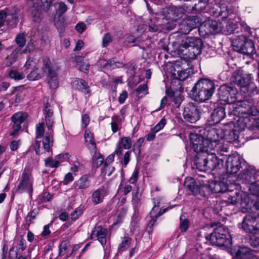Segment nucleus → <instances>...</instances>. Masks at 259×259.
<instances>
[{"label": "nucleus", "mask_w": 259, "mask_h": 259, "mask_svg": "<svg viewBox=\"0 0 259 259\" xmlns=\"http://www.w3.org/2000/svg\"><path fill=\"white\" fill-rule=\"evenodd\" d=\"M202 136L197 133H190L189 140L192 149L196 153H206L207 158L198 159L196 161V168L205 171L220 166V161L216 156V148L222 149L220 138L224 136L223 131L215 127H207L204 130Z\"/></svg>", "instance_id": "f257e3e1"}, {"label": "nucleus", "mask_w": 259, "mask_h": 259, "mask_svg": "<svg viewBox=\"0 0 259 259\" xmlns=\"http://www.w3.org/2000/svg\"><path fill=\"white\" fill-rule=\"evenodd\" d=\"M238 184L250 185L248 189L255 194L250 198L247 193L239 188L237 186L234 192H232L227 200L229 204H236L239 206L243 212L252 211V207L259 209V171L244 170L239 174L237 179Z\"/></svg>", "instance_id": "f03ea898"}, {"label": "nucleus", "mask_w": 259, "mask_h": 259, "mask_svg": "<svg viewBox=\"0 0 259 259\" xmlns=\"http://www.w3.org/2000/svg\"><path fill=\"white\" fill-rule=\"evenodd\" d=\"M237 93V89L232 84L221 85L218 92L220 101L224 104H233V114L239 117V120L247 117L248 115L256 116L259 111L250 101H238L235 104Z\"/></svg>", "instance_id": "7ed1b4c3"}, {"label": "nucleus", "mask_w": 259, "mask_h": 259, "mask_svg": "<svg viewBox=\"0 0 259 259\" xmlns=\"http://www.w3.org/2000/svg\"><path fill=\"white\" fill-rule=\"evenodd\" d=\"M220 5V6H217V8H212L210 13L215 17H221L223 19L224 24L223 32L227 34L238 33L239 31L240 26L246 31H250V28L248 26L239 22L238 18H233L231 16H229L228 9L225 4Z\"/></svg>", "instance_id": "20e7f679"}, {"label": "nucleus", "mask_w": 259, "mask_h": 259, "mask_svg": "<svg viewBox=\"0 0 259 259\" xmlns=\"http://www.w3.org/2000/svg\"><path fill=\"white\" fill-rule=\"evenodd\" d=\"M215 89L214 83L207 78L198 80L192 89L194 100L197 102H203L209 100Z\"/></svg>", "instance_id": "39448f33"}, {"label": "nucleus", "mask_w": 259, "mask_h": 259, "mask_svg": "<svg viewBox=\"0 0 259 259\" xmlns=\"http://www.w3.org/2000/svg\"><path fill=\"white\" fill-rule=\"evenodd\" d=\"M202 41L196 37H187L183 40L178 51L190 58H194L201 52Z\"/></svg>", "instance_id": "423d86ee"}, {"label": "nucleus", "mask_w": 259, "mask_h": 259, "mask_svg": "<svg viewBox=\"0 0 259 259\" xmlns=\"http://www.w3.org/2000/svg\"><path fill=\"white\" fill-rule=\"evenodd\" d=\"M233 49L240 53L248 56L253 59L255 54L254 45L253 41L246 36L241 35L236 37L232 42Z\"/></svg>", "instance_id": "0eeeda50"}, {"label": "nucleus", "mask_w": 259, "mask_h": 259, "mask_svg": "<svg viewBox=\"0 0 259 259\" xmlns=\"http://www.w3.org/2000/svg\"><path fill=\"white\" fill-rule=\"evenodd\" d=\"M44 112L45 115L46 124L48 131L45 134L42 141L44 150L46 151H49L53 144V131L52 127L54 123V121L52 118L53 111L50 105L48 103L45 105Z\"/></svg>", "instance_id": "6e6552de"}, {"label": "nucleus", "mask_w": 259, "mask_h": 259, "mask_svg": "<svg viewBox=\"0 0 259 259\" xmlns=\"http://www.w3.org/2000/svg\"><path fill=\"white\" fill-rule=\"evenodd\" d=\"M209 238L213 245L228 247L232 244V239L228 229L223 226L216 228L210 234Z\"/></svg>", "instance_id": "1a4fd4ad"}, {"label": "nucleus", "mask_w": 259, "mask_h": 259, "mask_svg": "<svg viewBox=\"0 0 259 259\" xmlns=\"http://www.w3.org/2000/svg\"><path fill=\"white\" fill-rule=\"evenodd\" d=\"M17 191L18 193L27 192L31 194L33 192V178L31 169L26 167L18 180Z\"/></svg>", "instance_id": "9d476101"}, {"label": "nucleus", "mask_w": 259, "mask_h": 259, "mask_svg": "<svg viewBox=\"0 0 259 259\" xmlns=\"http://www.w3.org/2000/svg\"><path fill=\"white\" fill-rule=\"evenodd\" d=\"M200 195L203 197L207 196L210 193H223L227 191H231L228 185L221 181L205 182L202 180Z\"/></svg>", "instance_id": "9b49d317"}, {"label": "nucleus", "mask_w": 259, "mask_h": 259, "mask_svg": "<svg viewBox=\"0 0 259 259\" xmlns=\"http://www.w3.org/2000/svg\"><path fill=\"white\" fill-rule=\"evenodd\" d=\"M251 78V74H243L242 71L238 70L234 73L232 81L239 86L243 92L249 95L252 92L251 90L254 88V85L250 82Z\"/></svg>", "instance_id": "f8f14e48"}, {"label": "nucleus", "mask_w": 259, "mask_h": 259, "mask_svg": "<svg viewBox=\"0 0 259 259\" xmlns=\"http://www.w3.org/2000/svg\"><path fill=\"white\" fill-rule=\"evenodd\" d=\"M251 78V74H243L242 71L238 70L234 73L232 81L239 86L243 92L249 95L252 92L251 90L254 88V85L250 82Z\"/></svg>", "instance_id": "ddd939ff"}, {"label": "nucleus", "mask_w": 259, "mask_h": 259, "mask_svg": "<svg viewBox=\"0 0 259 259\" xmlns=\"http://www.w3.org/2000/svg\"><path fill=\"white\" fill-rule=\"evenodd\" d=\"M218 159L220 161V166L213 169H207V170L221 169L225 167L229 174H234L237 172L241 168V161L238 156L232 155L228 157L224 156L223 158H218Z\"/></svg>", "instance_id": "4468645a"}, {"label": "nucleus", "mask_w": 259, "mask_h": 259, "mask_svg": "<svg viewBox=\"0 0 259 259\" xmlns=\"http://www.w3.org/2000/svg\"><path fill=\"white\" fill-rule=\"evenodd\" d=\"M43 72L47 75V82L52 89L58 88L59 81L57 74L49 59L46 58L43 60Z\"/></svg>", "instance_id": "2eb2a0df"}, {"label": "nucleus", "mask_w": 259, "mask_h": 259, "mask_svg": "<svg viewBox=\"0 0 259 259\" xmlns=\"http://www.w3.org/2000/svg\"><path fill=\"white\" fill-rule=\"evenodd\" d=\"M241 227L246 233L259 234V218L255 217L254 214H247L244 218Z\"/></svg>", "instance_id": "dca6fc26"}, {"label": "nucleus", "mask_w": 259, "mask_h": 259, "mask_svg": "<svg viewBox=\"0 0 259 259\" xmlns=\"http://www.w3.org/2000/svg\"><path fill=\"white\" fill-rule=\"evenodd\" d=\"M221 21L218 22L215 20L208 19L202 22L199 27V30L204 31L205 33L214 34L223 31L224 29V24L223 19L220 17Z\"/></svg>", "instance_id": "f3484780"}, {"label": "nucleus", "mask_w": 259, "mask_h": 259, "mask_svg": "<svg viewBox=\"0 0 259 259\" xmlns=\"http://www.w3.org/2000/svg\"><path fill=\"white\" fill-rule=\"evenodd\" d=\"M17 13L9 8L0 11V27L6 22L10 27H15L17 23Z\"/></svg>", "instance_id": "a211bd4d"}, {"label": "nucleus", "mask_w": 259, "mask_h": 259, "mask_svg": "<svg viewBox=\"0 0 259 259\" xmlns=\"http://www.w3.org/2000/svg\"><path fill=\"white\" fill-rule=\"evenodd\" d=\"M161 200L162 198L160 197L154 198L153 199L154 206L150 212L151 220L148 224V228L151 229L157 219L166 211L171 208V207H167L163 210L159 209V207Z\"/></svg>", "instance_id": "6ab92c4d"}, {"label": "nucleus", "mask_w": 259, "mask_h": 259, "mask_svg": "<svg viewBox=\"0 0 259 259\" xmlns=\"http://www.w3.org/2000/svg\"><path fill=\"white\" fill-rule=\"evenodd\" d=\"M217 130H222L223 131L224 136L222 138H220V142L222 145V149H219L216 148V152H218L220 151H227V146L225 144V140L227 142H232L235 141H237L239 139V132L236 130H227L221 128H215Z\"/></svg>", "instance_id": "aec40b11"}, {"label": "nucleus", "mask_w": 259, "mask_h": 259, "mask_svg": "<svg viewBox=\"0 0 259 259\" xmlns=\"http://www.w3.org/2000/svg\"><path fill=\"white\" fill-rule=\"evenodd\" d=\"M183 116L186 120L192 123L195 122L200 118L198 108L193 103H189L185 106Z\"/></svg>", "instance_id": "412c9836"}, {"label": "nucleus", "mask_w": 259, "mask_h": 259, "mask_svg": "<svg viewBox=\"0 0 259 259\" xmlns=\"http://www.w3.org/2000/svg\"><path fill=\"white\" fill-rule=\"evenodd\" d=\"M198 22V20L195 16L188 17L180 24V32L185 34H188L192 29L197 26Z\"/></svg>", "instance_id": "4be33fe9"}, {"label": "nucleus", "mask_w": 259, "mask_h": 259, "mask_svg": "<svg viewBox=\"0 0 259 259\" xmlns=\"http://www.w3.org/2000/svg\"><path fill=\"white\" fill-rule=\"evenodd\" d=\"M107 230L101 226L95 227L92 231L91 238L94 240H98L101 244L104 249L107 242Z\"/></svg>", "instance_id": "5701e85b"}, {"label": "nucleus", "mask_w": 259, "mask_h": 259, "mask_svg": "<svg viewBox=\"0 0 259 259\" xmlns=\"http://www.w3.org/2000/svg\"><path fill=\"white\" fill-rule=\"evenodd\" d=\"M27 117L26 113L19 112L16 113L12 116V120L13 122V131L11 132L10 135L15 136L17 133L20 130L21 124L24 121Z\"/></svg>", "instance_id": "b1692460"}, {"label": "nucleus", "mask_w": 259, "mask_h": 259, "mask_svg": "<svg viewBox=\"0 0 259 259\" xmlns=\"http://www.w3.org/2000/svg\"><path fill=\"white\" fill-rule=\"evenodd\" d=\"M202 180L196 181L191 177H187L184 182V186L190 191L193 194H201Z\"/></svg>", "instance_id": "393cba45"}, {"label": "nucleus", "mask_w": 259, "mask_h": 259, "mask_svg": "<svg viewBox=\"0 0 259 259\" xmlns=\"http://www.w3.org/2000/svg\"><path fill=\"white\" fill-rule=\"evenodd\" d=\"M27 4L30 7H32L31 10L32 16L33 21L39 22L42 18L40 10V0H27Z\"/></svg>", "instance_id": "a878e982"}, {"label": "nucleus", "mask_w": 259, "mask_h": 259, "mask_svg": "<svg viewBox=\"0 0 259 259\" xmlns=\"http://www.w3.org/2000/svg\"><path fill=\"white\" fill-rule=\"evenodd\" d=\"M107 194V189L104 186L100 187L92 192L91 197L92 203L94 205L101 203Z\"/></svg>", "instance_id": "bb28decb"}, {"label": "nucleus", "mask_w": 259, "mask_h": 259, "mask_svg": "<svg viewBox=\"0 0 259 259\" xmlns=\"http://www.w3.org/2000/svg\"><path fill=\"white\" fill-rule=\"evenodd\" d=\"M193 73V70L191 68L188 67L186 69H182L177 67L175 68L172 75L174 77L177 79L184 80L190 76Z\"/></svg>", "instance_id": "cd10ccee"}, {"label": "nucleus", "mask_w": 259, "mask_h": 259, "mask_svg": "<svg viewBox=\"0 0 259 259\" xmlns=\"http://www.w3.org/2000/svg\"><path fill=\"white\" fill-rule=\"evenodd\" d=\"M45 133V124L43 122H40L36 125V142L35 151L37 154H39V149L41 146L40 139L44 136Z\"/></svg>", "instance_id": "c85d7f7f"}, {"label": "nucleus", "mask_w": 259, "mask_h": 259, "mask_svg": "<svg viewBox=\"0 0 259 259\" xmlns=\"http://www.w3.org/2000/svg\"><path fill=\"white\" fill-rule=\"evenodd\" d=\"M132 145V140L130 137H123L120 138L117 143L115 153L120 155L122 153V149H129Z\"/></svg>", "instance_id": "c756f323"}, {"label": "nucleus", "mask_w": 259, "mask_h": 259, "mask_svg": "<svg viewBox=\"0 0 259 259\" xmlns=\"http://www.w3.org/2000/svg\"><path fill=\"white\" fill-rule=\"evenodd\" d=\"M89 176L84 175L75 181L73 187L75 190L87 189L90 187Z\"/></svg>", "instance_id": "7c9ffc66"}, {"label": "nucleus", "mask_w": 259, "mask_h": 259, "mask_svg": "<svg viewBox=\"0 0 259 259\" xmlns=\"http://www.w3.org/2000/svg\"><path fill=\"white\" fill-rule=\"evenodd\" d=\"M226 116L225 108L219 107L215 109L211 115V118L214 124L218 123Z\"/></svg>", "instance_id": "2f4dec72"}, {"label": "nucleus", "mask_w": 259, "mask_h": 259, "mask_svg": "<svg viewBox=\"0 0 259 259\" xmlns=\"http://www.w3.org/2000/svg\"><path fill=\"white\" fill-rule=\"evenodd\" d=\"M98 64L109 69H113L116 68L121 67L122 66V63L116 62L113 59L108 61L105 59H101L99 61Z\"/></svg>", "instance_id": "473e14b6"}, {"label": "nucleus", "mask_w": 259, "mask_h": 259, "mask_svg": "<svg viewBox=\"0 0 259 259\" xmlns=\"http://www.w3.org/2000/svg\"><path fill=\"white\" fill-rule=\"evenodd\" d=\"M22 54V52L20 49L16 48L9 56H8L5 61V64L6 66H10L14 62L16 61L17 59Z\"/></svg>", "instance_id": "72a5a7b5"}, {"label": "nucleus", "mask_w": 259, "mask_h": 259, "mask_svg": "<svg viewBox=\"0 0 259 259\" xmlns=\"http://www.w3.org/2000/svg\"><path fill=\"white\" fill-rule=\"evenodd\" d=\"M73 86L78 90L81 91L84 94L90 92L89 87L85 81L81 79L77 78L73 82Z\"/></svg>", "instance_id": "f704fd0d"}, {"label": "nucleus", "mask_w": 259, "mask_h": 259, "mask_svg": "<svg viewBox=\"0 0 259 259\" xmlns=\"http://www.w3.org/2000/svg\"><path fill=\"white\" fill-rule=\"evenodd\" d=\"M54 24L60 32H62L65 27V19L62 16L55 17L54 18Z\"/></svg>", "instance_id": "c9c22d12"}, {"label": "nucleus", "mask_w": 259, "mask_h": 259, "mask_svg": "<svg viewBox=\"0 0 259 259\" xmlns=\"http://www.w3.org/2000/svg\"><path fill=\"white\" fill-rule=\"evenodd\" d=\"M82 59L83 58L79 56L76 58L75 61L79 67L80 70L84 72V73H87L89 70L90 65L88 61L81 62Z\"/></svg>", "instance_id": "e433bc0d"}, {"label": "nucleus", "mask_w": 259, "mask_h": 259, "mask_svg": "<svg viewBox=\"0 0 259 259\" xmlns=\"http://www.w3.org/2000/svg\"><path fill=\"white\" fill-rule=\"evenodd\" d=\"M132 187L130 185L121 183L119 186L118 193L126 195L132 191Z\"/></svg>", "instance_id": "4c0bfd02"}, {"label": "nucleus", "mask_w": 259, "mask_h": 259, "mask_svg": "<svg viewBox=\"0 0 259 259\" xmlns=\"http://www.w3.org/2000/svg\"><path fill=\"white\" fill-rule=\"evenodd\" d=\"M16 44L18 45L19 49L21 50V48L24 46L26 43L25 35L24 33H20L18 34L15 38Z\"/></svg>", "instance_id": "58836bf2"}, {"label": "nucleus", "mask_w": 259, "mask_h": 259, "mask_svg": "<svg viewBox=\"0 0 259 259\" xmlns=\"http://www.w3.org/2000/svg\"><path fill=\"white\" fill-rule=\"evenodd\" d=\"M189 222L187 219L184 218L183 215L180 217V228L182 232H185L188 229Z\"/></svg>", "instance_id": "ea45409f"}, {"label": "nucleus", "mask_w": 259, "mask_h": 259, "mask_svg": "<svg viewBox=\"0 0 259 259\" xmlns=\"http://www.w3.org/2000/svg\"><path fill=\"white\" fill-rule=\"evenodd\" d=\"M9 76L15 80H20L24 78L25 75L15 70H12L9 72Z\"/></svg>", "instance_id": "a19ab883"}, {"label": "nucleus", "mask_w": 259, "mask_h": 259, "mask_svg": "<svg viewBox=\"0 0 259 259\" xmlns=\"http://www.w3.org/2000/svg\"><path fill=\"white\" fill-rule=\"evenodd\" d=\"M139 221V218L138 214L134 212V214L132 219V222L130 225L131 231L134 232L136 231V230L138 228V222Z\"/></svg>", "instance_id": "79ce46f5"}, {"label": "nucleus", "mask_w": 259, "mask_h": 259, "mask_svg": "<svg viewBox=\"0 0 259 259\" xmlns=\"http://www.w3.org/2000/svg\"><path fill=\"white\" fill-rule=\"evenodd\" d=\"M166 124V119L162 118L152 129L153 133H157L162 130Z\"/></svg>", "instance_id": "37998d69"}, {"label": "nucleus", "mask_w": 259, "mask_h": 259, "mask_svg": "<svg viewBox=\"0 0 259 259\" xmlns=\"http://www.w3.org/2000/svg\"><path fill=\"white\" fill-rule=\"evenodd\" d=\"M111 128L113 133H116L118 130V123L119 120V117L118 116H113L112 117Z\"/></svg>", "instance_id": "c03bdc74"}, {"label": "nucleus", "mask_w": 259, "mask_h": 259, "mask_svg": "<svg viewBox=\"0 0 259 259\" xmlns=\"http://www.w3.org/2000/svg\"><path fill=\"white\" fill-rule=\"evenodd\" d=\"M112 41V37L109 33H106L102 38V46L106 47Z\"/></svg>", "instance_id": "a18cd8bd"}, {"label": "nucleus", "mask_w": 259, "mask_h": 259, "mask_svg": "<svg viewBox=\"0 0 259 259\" xmlns=\"http://www.w3.org/2000/svg\"><path fill=\"white\" fill-rule=\"evenodd\" d=\"M41 77L40 74L38 72L37 69L32 70L28 75V78L31 80L38 79Z\"/></svg>", "instance_id": "49530a36"}, {"label": "nucleus", "mask_w": 259, "mask_h": 259, "mask_svg": "<svg viewBox=\"0 0 259 259\" xmlns=\"http://www.w3.org/2000/svg\"><path fill=\"white\" fill-rule=\"evenodd\" d=\"M67 10V6L63 2H60L58 4V7L57 9V13L59 14V16H62L65 12Z\"/></svg>", "instance_id": "de8ad7c7"}, {"label": "nucleus", "mask_w": 259, "mask_h": 259, "mask_svg": "<svg viewBox=\"0 0 259 259\" xmlns=\"http://www.w3.org/2000/svg\"><path fill=\"white\" fill-rule=\"evenodd\" d=\"M131 242V239L128 237H124L119 246V249L123 250L128 247Z\"/></svg>", "instance_id": "09e8293b"}, {"label": "nucleus", "mask_w": 259, "mask_h": 259, "mask_svg": "<svg viewBox=\"0 0 259 259\" xmlns=\"http://www.w3.org/2000/svg\"><path fill=\"white\" fill-rule=\"evenodd\" d=\"M45 163L48 166L57 167L59 165L60 161L53 160L52 158L49 157L45 160Z\"/></svg>", "instance_id": "8fccbe9b"}, {"label": "nucleus", "mask_w": 259, "mask_h": 259, "mask_svg": "<svg viewBox=\"0 0 259 259\" xmlns=\"http://www.w3.org/2000/svg\"><path fill=\"white\" fill-rule=\"evenodd\" d=\"M127 210L125 208H122L121 210L120 211L117 217V220L116 222L114 223V225H117L122 222L123 219L125 217L126 213Z\"/></svg>", "instance_id": "3c124183"}, {"label": "nucleus", "mask_w": 259, "mask_h": 259, "mask_svg": "<svg viewBox=\"0 0 259 259\" xmlns=\"http://www.w3.org/2000/svg\"><path fill=\"white\" fill-rule=\"evenodd\" d=\"M135 92L138 95L140 94L146 95L148 94V87L145 84L140 85L136 89Z\"/></svg>", "instance_id": "603ef678"}, {"label": "nucleus", "mask_w": 259, "mask_h": 259, "mask_svg": "<svg viewBox=\"0 0 259 259\" xmlns=\"http://www.w3.org/2000/svg\"><path fill=\"white\" fill-rule=\"evenodd\" d=\"M82 209L80 208H77L70 214V218L72 221H75L82 214Z\"/></svg>", "instance_id": "864d4df0"}, {"label": "nucleus", "mask_w": 259, "mask_h": 259, "mask_svg": "<svg viewBox=\"0 0 259 259\" xmlns=\"http://www.w3.org/2000/svg\"><path fill=\"white\" fill-rule=\"evenodd\" d=\"M18 247L16 246H13L9 251V256L10 259H15L18 256Z\"/></svg>", "instance_id": "5fc2aeb1"}, {"label": "nucleus", "mask_w": 259, "mask_h": 259, "mask_svg": "<svg viewBox=\"0 0 259 259\" xmlns=\"http://www.w3.org/2000/svg\"><path fill=\"white\" fill-rule=\"evenodd\" d=\"M93 161L94 166L98 167L102 164L104 158L101 155H99L97 157H93Z\"/></svg>", "instance_id": "6e6d98bb"}, {"label": "nucleus", "mask_w": 259, "mask_h": 259, "mask_svg": "<svg viewBox=\"0 0 259 259\" xmlns=\"http://www.w3.org/2000/svg\"><path fill=\"white\" fill-rule=\"evenodd\" d=\"M144 141V139L143 138H139L137 142L134 145V150L138 151V153H140V148Z\"/></svg>", "instance_id": "4d7b16f0"}, {"label": "nucleus", "mask_w": 259, "mask_h": 259, "mask_svg": "<svg viewBox=\"0 0 259 259\" xmlns=\"http://www.w3.org/2000/svg\"><path fill=\"white\" fill-rule=\"evenodd\" d=\"M90 119L88 114H84L82 115L81 118V127L85 128L90 123Z\"/></svg>", "instance_id": "13d9d810"}, {"label": "nucleus", "mask_w": 259, "mask_h": 259, "mask_svg": "<svg viewBox=\"0 0 259 259\" xmlns=\"http://www.w3.org/2000/svg\"><path fill=\"white\" fill-rule=\"evenodd\" d=\"M74 180L73 174L71 172H68L67 173L63 180V183L64 185H67L68 183L72 182Z\"/></svg>", "instance_id": "bf43d9fd"}, {"label": "nucleus", "mask_w": 259, "mask_h": 259, "mask_svg": "<svg viewBox=\"0 0 259 259\" xmlns=\"http://www.w3.org/2000/svg\"><path fill=\"white\" fill-rule=\"evenodd\" d=\"M85 144L89 150L92 152H95L96 149V145L94 139L85 141Z\"/></svg>", "instance_id": "052dcab7"}, {"label": "nucleus", "mask_w": 259, "mask_h": 259, "mask_svg": "<svg viewBox=\"0 0 259 259\" xmlns=\"http://www.w3.org/2000/svg\"><path fill=\"white\" fill-rule=\"evenodd\" d=\"M34 41L31 40V41L28 42L26 49L23 51L21 50L22 54L26 53L27 52H30L31 51H33L35 49V45L34 44Z\"/></svg>", "instance_id": "680f3d73"}, {"label": "nucleus", "mask_w": 259, "mask_h": 259, "mask_svg": "<svg viewBox=\"0 0 259 259\" xmlns=\"http://www.w3.org/2000/svg\"><path fill=\"white\" fill-rule=\"evenodd\" d=\"M128 97L127 92L126 91H122L118 97V102L120 104H123Z\"/></svg>", "instance_id": "e2e57ef3"}, {"label": "nucleus", "mask_w": 259, "mask_h": 259, "mask_svg": "<svg viewBox=\"0 0 259 259\" xmlns=\"http://www.w3.org/2000/svg\"><path fill=\"white\" fill-rule=\"evenodd\" d=\"M80 169V163L78 162L75 163L71 166L70 170L74 175H76V173Z\"/></svg>", "instance_id": "0e129e2a"}, {"label": "nucleus", "mask_w": 259, "mask_h": 259, "mask_svg": "<svg viewBox=\"0 0 259 259\" xmlns=\"http://www.w3.org/2000/svg\"><path fill=\"white\" fill-rule=\"evenodd\" d=\"M50 225L51 224H49L44 226L43 230L40 234L42 237H47L51 233V232L50 230Z\"/></svg>", "instance_id": "69168bd1"}, {"label": "nucleus", "mask_w": 259, "mask_h": 259, "mask_svg": "<svg viewBox=\"0 0 259 259\" xmlns=\"http://www.w3.org/2000/svg\"><path fill=\"white\" fill-rule=\"evenodd\" d=\"M114 170V167L109 165H104L103 172L105 173V175H107L108 176H110Z\"/></svg>", "instance_id": "338daca9"}, {"label": "nucleus", "mask_w": 259, "mask_h": 259, "mask_svg": "<svg viewBox=\"0 0 259 259\" xmlns=\"http://www.w3.org/2000/svg\"><path fill=\"white\" fill-rule=\"evenodd\" d=\"M20 145V141H12L10 144V148L12 151H15L19 148Z\"/></svg>", "instance_id": "774afa93"}]
</instances>
